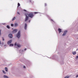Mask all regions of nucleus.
<instances>
[{
	"label": "nucleus",
	"instance_id": "25",
	"mask_svg": "<svg viewBox=\"0 0 78 78\" xmlns=\"http://www.w3.org/2000/svg\"><path fill=\"white\" fill-rule=\"evenodd\" d=\"M1 30H0V36H1Z\"/></svg>",
	"mask_w": 78,
	"mask_h": 78
},
{
	"label": "nucleus",
	"instance_id": "21",
	"mask_svg": "<svg viewBox=\"0 0 78 78\" xmlns=\"http://www.w3.org/2000/svg\"><path fill=\"white\" fill-rule=\"evenodd\" d=\"M11 27H13L14 26V25L12 24H11Z\"/></svg>",
	"mask_w": 78,
	"mask_h": 78
},
{
	"label": "nucleus",
	"instance_id": "10",
	"mask_svg": "<svg viewBox=\"0 0 78 78\" xmlns=\"http://www.w3.org/2000/svg\"><path fill=\"white\" fill-rule=\"evenodd\" d=\"M3 77L4 78H8V76L5 75Z\"/></svg>",
	"mask_w": 78,
	"mask_h": 78
},
{
	"label": "nucleus",
	"instance_id": "22",
	"mask_svg": "<svg viewBox=\"0 0 78 78\" xmlns=\"http://www.w3.org/2000/svg\"><path fill=\"white\" fill-rule=\"evenodd\" d=\"M17 13L18 14H19V15H20V13L19 12H17Z\"/></svg>",
	"mask_w": 78,
	"mask_h": 78
},
{
	"label": "nucleus",
	"instance_id": "23",
	"mask_svg": "<svg viewBox=\"0 0 78 78\" xmlns=\"http://www.w3.org/2000/svg\"><path fill=\"white\" fill-rule=\"evenodd\" d=\"M44 6H47V4L46 3L44 4Z\"/></svg>",
	"mask_w": 78,
	"mask_h": 78
},
{
	"label": "nucleus",
	"instance_id": "28",
	"mask_svg": "<svg viewBox=\"0 0 78 78\" xmlns=\"http://www.w3.org/2000/svg\"><path fill=\"white\" fill-rule=\"evenodd\" d=\"M76 58H78V55H77V56H76Z\"/></svg>",
	"mask_w": 78,
	"mask_h": 78
},
{
	"label": "nucleus",
	"instance_id": "3",
	"mask_svg": "<svg viewBox=\"0 0 78 78\" xmlns=\"http://www.w3.org/2000/svg\"><path fill=\"white\" fill-rule=\"evenodd\" d=\"M26 16V19L24 20L25 22H27V20H28V16H27V14H25V15Z\"/></svg>",
	"mask_w": 78,
	"mask_h": 78
},
{
	"label": "nucleus",
	"instance_id": "2",
	"mask_svg": "<svg viewBox=\"0 0 78 78\" xmlns=\"http://www.w3.org/2000/svg\"><path fill=\"white\" fill-rule=\"evenodd\" d=\"M20 36V31H19L16 35V37H18V38H19Z\"/></svg>",
	"mask_w": 78,
	"mask_h": 78
},
{
	"label": "nucleus",
	"instance_id": "26",
	"mask_svg": "<svg viewBox=\"0 0 78 78\" xmlns=\"http://www.w3.org/2000/svg\"><path fill=\"white\" fill-rule=\"evenodd\" d=\"M23 68H24V69H25V68H26V67H25V66H23Z\"/></svg>",
	"mask_w": 78,
	"mask_h": 78
},
{
	"label": "nucleus",
	"instance_id": "33",
	"mask_svg": "<svg viewBox=\"0 0 78 78\" xmlns=\"http://www.w3.org/2000/svg\"><path fill=\"white\" fill-rule=\"evenodd\" d=\"M1 44V42H0V44Z\"/></svg>",
	"mask_w": 78,
	"mask_h": 78
},
{
	"label": "nucleus",
	"instance_id": "20",
	"mask_svg": "<svg viewBox=\"0 0 78 78\" xmlns=\"http://www.w3.org/2000/svg\"><path fill=\"white\" fill-rule=\"evenodd\" d=\"M69 76H68L65 77L64 78H69Z\"/></svg>",
	"mask_w": 78,
	"mask_h": 78
},
{
	"label": "nucleus",
	"instance_id": "14",
	"mask_svg": "<svg viewBox=\"0 0 78 78\" xmlns=\"http://www.w3.org/2000/svg\"><path fill=\"white\" fill-rule=\"evenodd\" d=\"M13 45H14L13 44H10L9 46L10 47H13Z\"/></svg>",
	"mask_w": 78,
	"mask_h": 78
},
{
	"label": "nucleus",
	"instance_id": "6",
	"mask_svg": "<svg viewBox=\"0 0 78 78\" xmlns=\"http://www.w3.org/2000/svg\"><path fill=\"white\" fill-rule=\"evenodd\" d=\"M17 29H15L13 31L12 33H16L17 32Z\"/></svg>",
	"mask_w": 78,
	"mask_h": 78
},
{
	"label": "nucleus",
	"instance_id": "15",
	"mask_svg": "<svg viewBox=\"0 0 78 78\" xmlns=\"http://www.w3.org/2000/svg\"><path fill=\"white\" fill-rule=\"evenodd\" d=\"M15 19L16 17H14L12 20V21H14V20H15Z\"/></svg>",
	"mask_w": 78,
	"mask_h": 78
},
{
	"label": "nucleus",
	"instance_id": "4",
	"mask_svg": "<svg viewBox=\"0 0 78 78\" xmlns=\"http://www.w3.org/2000/svg\"><path fill=\"white\" fill-rule=\"evenodd\" d=\"M67 30L65 31L63 33V34H62L63 36H66V34H67Z\"/></svg>",
	"mask_w": 78,
	"mask_h": 78
},
{
	"label": "nucleus",
	"instance_id": "31",
	"mask_svg": "<svg viewBox=\"0 0 78 78\" xmlns=\"http://www.w3.org/2000/svg\"><path fill=\"white\" fill-rule=\"evenodd\" d=\"M24 11H26V12L27 11L25 10H24Z\"/></svg>",
	"mask_w": 78,
	"mask_h": 78
},
{
	"label": "nucleus",
	"instance_id": "27",
	"mask_svg": "<svg viewBox=\"0 0 78 78\" xmlns=\"http://www.w3.org/2000/svg\"><path fill=\"white\" fill-rule=\"evenodd\" d=\"M2 41H5V39H4V38L2 37Z\"/></svg>",
	"mask_w": 78,
	"mask_h": 78
},
{
	"label": "nucleus",
	"instance_id": "18",
	"mask_svg": "<svg viewBox=\"0 0 78 78\" xmlns=\"http://www.w3.org/2000/svg\"><path fill=\"white\" fill-rule=\"evenodd\" d=\"M7 28H8L9 29V28H10L9 26H8V25H7Z\"/></svg>",
	"mask_w": 78,
	"mask_h": 78
},
{
	"label": "nucleus",
	"instance_id": "19",
	"mask_svg": "<svg viewBox=\"0 0 78 78\" xmlns=\"http://www.w3.org/2000/svg\"><path fill=\"white\" fill-rule=\"evenodd\" d=\"M2 72H3V73H4V74H6V72H5V71L2 70Z\"/></svg>",
	"mask_w": 78,
	"mask_h": 78
},
{
	"label": "nucleus",
	"instance_id": "34",
	"mask_svg": "<svg viewBox=\"0 0 78 78\" xmlns=\"http://www.w3.org/2000/svg\"><path fill=\"white\" fill-rule=\"evenodd\" d=\"M58 30L59 31V29H58Z\"/></svg>",
	"mask_w": 78,
	"mask_h": 78
},
{
	"label": "nucleus",
	"instance_id": "5",
	"mask_svg": "<svg viewBox=\"0 0 78 78\" xmlns=\"http://www.w3.org/2000/svg\"><path fill=\"white\" fill-rule=\"evenodd\" d=\"M15 46H16V45H17V46L18 47H20V45L19 44H17L16 43H15L14 44Z\"/></svg>",
	"mask_w": 78,
	"mask_h": 78
},
{
	"label": "nucleus",
	"instance_id": "24",
	"mask_svg": "<svg viewBox=\"0 0 78 78\" xmlns=\"http://www.w3.org/2000/svg\"><path fill=\"white\" fill-rule=\"evenodd\" d=\"M37 13H38V12H34V13L35 14H37Z\"/></svg>",
	"mask_w": 78,
	"mask_h": 78
},
{
	"label": "nucleus",
	"instance_id": "8",
	"mask_svg": "<svg viewBox=\"0 0 78 78\" xmlns=\"http://www.w3.org/2000/svg\"><path fill=\"white\" fill-rule=\"evenodd\" d=\"M11 42H12V40H9V41H8L7 44H11Z\"/></svg>",
	"mask_w": 78,
	"mask_h": 78
},
{
	"label": "nucleus",
	"instance_id": "1",
	"mask_svg": "<svg viewBox=\"0 0 78 78\" xmlns=\"http://www.w3.org/2000/svg\"><path fill=\"white\" fill-rule=\"evenodd\" d=\"M28 16L30 17V18H33V17L34 16V15H33V13H30L28 15Z\"/></svg>",
	"mask_w": 78,
	"mask_h": 78
},
{
	"label": "nucleus",
	"instance_id": "29",
	"mask_svg": "<svg viewBox=\"0 0 78 78\" xmlns=\"http://www.w3.org/2000/svg\"><path fill=\"white\" fill-rule=\"evenodd\" d=\"M51 21H52V22H53V20L51 19Z\"/></svg>",
	"mask_w": 78,
	"mask_h": 78
},
{
	"label": "nucleus",
	"instance_id": "9",
	"mask_svg": "<svg viewBox=\"0 0 78 78\" xmlns=\"http://www.w3.org/2000/svg\"><path fill=\"white\" fill-rule=\"evenodd\" d=\"M27 23L25 24V26L24 27V29L25 30H27Z\"/></svg>",
	"mask_w": 78,
	"mask_h": 78
},
{
	"label": "nucleus",
	"instance_id": "11",
	"mask_svg": "<svg viewBox=\"0 0 78 78\" xmlns=\"http://www.w3.org/2000/svg\"><path fill=\"white\" fill-rule=\"evenodd\" d=\"M61 32H62V31H61V29H59V33H61Z\"/></svg>",
	"mask_w": 78,
	"mask_h": 78
},
{
	"label": "nucleus",
	"instance_id": "30",
	"mask_svg": "<svg viewBox=\"0 0 78 78\" xmlns=\"http://www.w3.org/2000/svg\"><path fill=\"white\" fill-rule=\"evenodd\" d=\"M24 50L25 51V50H27V49L26 48L24 49Z\"/></svg>",
	"mask_w": 78,
	"mask_h": 78
},
{
	"label": "nucleus",
	"instance_id": "32",
	"mask_svg": "<svg viewBox=\"0 0 78 78\" xmlns=\"http://www.w3.org/2000/svg\"><path fill=\"white\" fill-rule=\"evenodd\" d=\"M29 23H30V20L29 21Z\"/></svg>",
	"mask_w": 78,
	"mask_h": 78
},
{
	"label": "nucleus",
	"instance_id": "17",
	"mask_svg": "<svg viewBox=\"0 0 78 78\" xmlns=\"http://www.w3.org/2000/svg\"><path fill=\"white\" fill-rule=\"evenodd\" d=\"M17 25H18L17 23H15V27H17Z\"/></svg>",
	"mask_w": 78,
	"mask_h": 78
},
{
	"label": "nucleus",
	"instance_id": "12",
	"mask_svg": "<svg viewBox=\"0 0 78 78\" xmlns=\"http://www.w3.org/2000/svg\"><path fill=\"white\" fill-rule=\"evenodd\" d=\"M73 55H75L76 54V52H75V51L73 52Z\"/></svg>",
	"mask_w": 78,
	"mask_h": 78
},
{
	"label": "nucleus",
	"instance_id": "13",
	"mask_svg": "<svg viewBox=\"0 0 78 78\" xmlns=\"http://www.w3.org/2000/svg\"><path fill=\"white\" fill-rule=\"evenodd\" d=\"M5 70L6 72H8V68L6 67L5 68Z\"/></svg>",
	"mask_w": 78,
	"mask_h": 78
},
{
	"label": "nucleus",
	"instance_id": "7",
	"mask_svg": "<svg viewBox=\"0 0 78 78\" xmlns=\"http://www.w3.org/2000/svg\"><path fill=\"white\" fill-rule=\"evenodd\" d=\"M9 37H10V38H12V34H10L9 35Z\"/></svg>",
	"mask_w": 78,
	"mask_h": 78
},
{
	"label": "nucleus",
	"instance_id": "16",
	"mask_svg": "<svg viewBox=\"0 0 78 78\" xmlns=\"http://www.w3.org/2000/svg\"><path fill=\"white\" fill-rule=\"evenodd\" d=\"M20 6V3H18L17 7H19V6Z\"/></svg>",
	"mask_w": 78,
	"mask_h": 78
}]
</instances>
